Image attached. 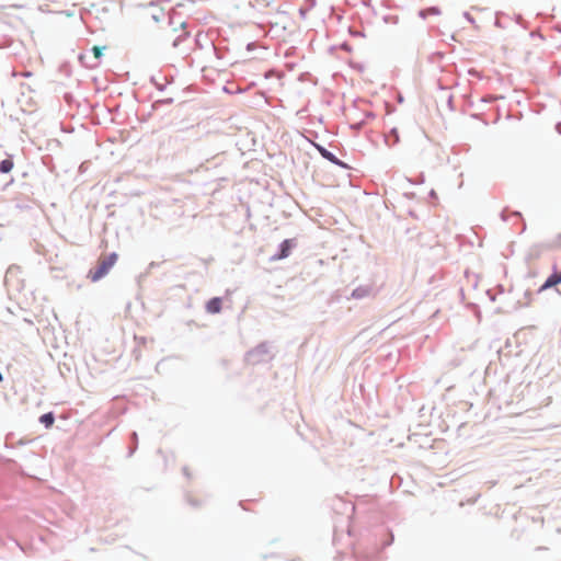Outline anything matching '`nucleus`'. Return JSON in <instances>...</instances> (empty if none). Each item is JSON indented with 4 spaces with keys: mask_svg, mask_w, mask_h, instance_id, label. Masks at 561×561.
Segmentation results:
<instances>
[{
    "mask_svg": "<svg viewBox=\"0 0 561 561\" xmlns=\"http://www.w3.org/2000/svg\"><path fill=\"white\" fill-rule=\"evenodd\" d=\"M118 255L116 253H111L107 255H101L98 260V265L95 268L90 270L88 277L91 282L95 283L103 278L111 268L116 264Z\"/></svg>",
    "mask_w": 561,
    "mask_h": 561,
    "instance_id": "nucleus-1",
    "label": "nucleus"
},
{
    "mask_svg": "<svg viewBox=\"0 0 561 561\" xmlns=\"http://www.w3.org/2000/svg\"><path fill=\"white\" fill-rule=\"evenodd\" d=\"M293 241L291 240H284L280 244V251L277 255H275L274 260H282L289 255L291 248H293Z\"/></svg>",
    "mask_w": 561,
    "mask_h": 561,
    "instance_id": "nucleus-2",
    "label": "nucleus"
},
{
    "mask_svg": "<svg viewBox=\"0 0 561 561\" xmlns=\"http://www.w3.org/2000/svg\"><path fill=\"white\" fill-rule=\"evenodd\" d=\"M221 305H222L221 298L215 297L206 304V311L208 313H213V314L219 313L221 311Z\"/></svg>",
    "mask_w": 561,
    "mask_h": 561,
    "instance_id": "nucleus-3",
    "label": "nucleus"
},
{
    "mask_svg": "<svg viewBox=\"0 0 561 561\" xmlns=\"http://www.w3.org/2000/svg\"><path fill=\"white\" fill-rule=\"evenodd\" d=\"M561 283V273H553L550 275L543 285L540 287L539 291L547 290L550 287H553Z\"/></svg>",
    "mask_w": 561,
    "mask_h": 561,
    "instance_id": "nucleus-4",
    "label": "nucleus"
},
{
    "mask_svg": "<svg viewBox=\"0 0 561 561\" xmlns=\"http://www.w3.org/2000/svg\"><path fill=\"white\" fill-rule=\"evenodd\" d=\"M39 420L46 427H50L54 424L55 417H54V414L51 412H49V413L43 414Z\"/></svg>",
    "mask_w": 561,
    "mask_h": 561,
    "instance_id": "nucleus-5",
    "label": "nucleus"
},
{
    "mask_svg": "<svg viewBox=\"0 0 561 561\" xmlns=\"http://www.w3.org/2000/svg\"><path fill=\"white\" fill-rule=\"evenodd\" d=\"M13 162L10 159H4L0 162V172L8 173L12 170Z\"/></svg>",
    "mask_w": 561,
    "mask_h": 561,
    "instance_id": "nucleus-6",
    "label": "nucleus"
},
{
    "mask_svg": "<svg viewBox=\"0 0 561 561\" xmlns=\"http://www.w3.org/2000/svg\"><path fill=\"white\" fill-rule=\"evenodd\" d=\"M440 11L437 8H430L421 12V15L425 18L427 14H439Z\"/></svg>",
    "mask_w": 561,
    "mask_h": 561,
    "instance_id": "nucleus-7",
    "label": "nucleus"
},
{
    "mask_svg": "<svg viewBox=\"0 0 561 561\" xmlns=\"http://www.w3.org/2000/svg\"><path fill=\"white\" fill-rule=\"evenodd\" d=\"M105 48L106 47L93 46L92 51H93L94 57L96 59H99L102 56L103 49H105Z\"/></svg>",
    "mask_w": 561,
    "mask_h": 561,
    "instance_id": "nucleus-8",
    "label": "nucleus"
},
{
    "mask_svg": "<svg viewBox=\"0 0 561 561\" xmlns=\"http://www.w3.org/2000/svg\"><path fill=\"white\" fill-rule=\"evenodd\" d=\"M186 35H187V34H186V33H184L183 38H185V37H186ZM180 39H182V36H180L179 38H176V39L173 42V46H174V47H176V46L179 45V41H180Z\"/></svg>",
    "mask_w": 561,
    "mask_h": 561,
    "instance_id": "nucleus-9",
    "label": "nucleus"
}]
</instances>
